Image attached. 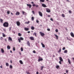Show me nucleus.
Returning <instances> with one entry per match:
<instances>
[{
    "mask_svg": "<svg viewBox=\"0 0 74 74\" xmlns=\"http://www.w3.org/2000/svg\"><path fill=\"white\" fill-rule=\"evenodd\" d=\"M0 21L1 23H3V20L2 19H0Z\"/></svg>",
    "mask_w": 74,
    "mask_h": 74,
    "instance_id": "bb28decb",
    "label": "nucleus"
},
{
    "mask_svg": "<svg viewBox=\"0 0 74 74\" xmlns=\"http://www.w3.org/2000/svg\"><path fill=\"white\" fill-rule=\"evenodd\" d=\"M39 33H40V35L42 37H44V36H45V34L44 33H43L42 32H40Z\"/></svg>",
    "mask_w": 74,
    "mask_h": 74,
    "instance_id": "20e7f679",
    "label": "nucleus"
},
{
    "mask_svg": "<svg viewBox=\"0 0 74 74\" xmlns=\"http://www.w3.org/2000/svg\"><path fill=\"white\" fill-rule=\"evenodd\" d=\"M66 73H68V71H67V70H66Z\"/></svg>",
    "mask_w": 74,
    "mask_h": 74,
    "instance_id": "052dcab7",
    "label": "nucleus"
},
{
    "mask_svg": "<svg viewBox=\"0 0 74 74\" xmlns=\"http://www.w3.org/2000/svg\"><path fill=\"white\" fill-rule=\"evenodd\" d=\"M27 33H30V31H28V32H27Z\"/></svg>",
    "mask_w": 74,
    "mask_h": 74,
    "instance_id": "69168bd1",
    "label": "nucleus"
},
{
    "mask_svg": "<svg viewBox=\"0 0 74 74\" xmlns=\"http://www.w3.org/2000/svg\"><path fill=\"white\" fill-rule=\"evenodd\" d=\"M35 6H36V7H37V8L38 7V5H35Z\"/></svg>",
    "mask_w": 74,
    "mask_h": 74,
    "instance_id": "09e8293b",
    "label": "nucleus"
},
{
    "mask_svg": "<svg viewBox=\"0 0 74 74\" xmlns=\"http://www.w3.org/2000/svg\"><path fill=\"white\" fill-rule=\"evenodd\" d=\"M27 45L29 46V47H30V42H29V41H27Z\"/></svg>",
    "mask_w": 74,
    "mask_h": 74,
    "instance_id": "9b49d317",
    "label": "nucleus"
},
{
    "mask_svg": "<svg viewBox=\"0 0 74 74\" xmlns=\"http://www.w3.org/2000/svg\"><path fill=\"white\" fill-rule=\"evenodd\" d=\"M26 73H27V74H30V73H29V72H27H27H26Z\"/></svg>",
    "mask_w": 74,
    "mask_h": 74,
    "instance_id": "ea45409f",
    "label": "nucleus"
},
{
    "mask_svg": "<svg viewBox=\"0 0 74 74\" xmlns=\"http://www.w3.org/2000/svg\"><path fill=\"white\" fill-rule=\"evenodd\" d=\"M13 50L14 51H15V47H13Z\"/></svg>",
    "mask_w": 74,
    "mask_h": 74,
    "instance_id": "a19ab883",
    "label": "nucleus"
},
{
    "mask_svg": "<svg viewBox=\"0 0 74 74\" xmlns=\"http://www.w3.org/2000/svg\"><path fill=\"white\" fill-rule=\"evenodd\" d=\"M31 3H32V4H34V2H31Z\"/></svg>",
    "mask_w": 74,
    "mask_h": 74,
    "instance_id": "0e129e2a",
    "label": "nucleus"
},
{
    "mask_svg": "<svg viewBox=\"0 0 74 74\" xmlns=\"http://www.w3.org/2000/svg\"><path fill=\"white\" fill-rule=\"evenodd\" d=\"M0 39L1 40H3V38L2 37H1Z\"/></svg>",
    "mask_w": 74,
    "mask_h": 74,
    "instance_id": "c03bdc74",
    "label": "nucleus"
},
{
    "mask_svg": "<svg viewBox=\"0 0 74 74\" xmlns=\"http://www.w3.org/2000/svg\"><path fill=\"white\" fill-rule=\"evenodd\" d=\"M55 31H56V33H57V32H58V29H56Z\"/></svg>",
    "mask_w": 74,
    "mask_h": 74,
    "instance_id": "79ce46f5",
    "label": "nucleus"
},
{
    "mask_svg": "<svg viewBox=\"0 0 74 74\" xmlns=\"http://www.w3.org/2000/svg\"><path fill=\"white\" fill-rule=\"evenodd\" d=\"M39 15L40 16H42V12H38Z\"/></svg>",
    "mask_w": 74,
    "mask_h": 74,
    "instance_id": "1a4fd4ad",
    "label": "nucleus"
},
{
    "mask_svg": "<svg viewBox=\"0 0 74 74\" xmlns=\"http://www.w3.org/2000/svg\"><path fill=\"white\" fill-rule=\"evenodd\" d=\"M16 23L17 24V26H19L21 25V23L19 21H17L16 22Z\"/></svg>",
    "mask_w": 74,
    "mask_h": 74,
    "instance_id": "39448f33",
    "label": "nucleus"
},
{
    "mask_svg": "<svg viewBox=\"0 0 74 74\" xmlns=\"http://www.w3.org/2000/svg\"><path fill=\"white\" fill-rule=\"evenodd\" d=\"M42 6L43 7H44L45 8V7H47V6L45 4L43 3L42 4Z\"/></svg>",
    "mask_w": 74,
    "mask_h": 74,
    "instance_id": "423d86ee",
    "label": "nucleus"
},
{
    "mask_svg": "<svg viewBox=\"0 0 74 74\" xmlns=\"http://www.w3.org/2000/svg\"><path fill=\"white\" fill-rule=\"evenodd\" d=\"M5 41L7 42V39H5Z\"/></svg>",
    "mask_w": 74,
    "mask_h": 74,
    "instance_id": "774afa93",
    "label": "nucleus"
},
{
    "mask_svg": "<svg viewBox=\"0 0 74 74\" xmlns=\"http://www.w3.org/2000/svg\"><path fill=\"white\" fill-rule=\"evenodd\" d=\"M71 36L72 37H74V34L73 32H71L70 33Z\"/></svg>",
    "mask_w": 74,
    "mask_h": 74,
    "instance_id": "f8f14e48",
    "label": "nucleus"
},
{
    "mask_svg": "<svg viewBox=\"0 0 74 74\" xmlns=\"http://www.w3.org/2000/svg\"><path fill=\"white\" fill-rule=\"evenodd\" d=\"M29 38L31 40H32V41H33V40H34V37H29Z\"/></svg>",
    "mask_w": 74,
    "mask_h": 74,
    "instance_id": "6e6552de",
    "label": "nucleus"
},
{
    "mask_svg": "<svg viewBox=\"0 0 74 74\" xmlns=\"http://www.w3.org/2000/svg\"><path fill=\"white\" fill-rule=\"evenodd\" d=\"M0 68H1V69H2V68H3V65H1L0 66Z\"/></svg>",
    "mask_w": 74,
    "mask_h": 74,
    "instance_id": "4d7b16f0",
    "label": "nucleus"
},
{
    "mask_svg": "<svg viewBox=\"0 0 74 74\" xmlns=\"http://www.w3.org/2000/svg\"><path fill=\"white\" fill-rule=\"evenodd\" d=\"M11 15H14V14L12 12H11Z\"/></svg>",
    "mask_w": 74,
    "mask_h": 74,
    "instance_id": "e2e57ef3",
    "label": "nucleus"
},
{
    "mask_svg": "<svg viewBox=\"0 0 74 74\" xmlns=\"http://www.w3.org/2000/svg\"><path fill=\"white\" fill-rule=\"evenodd\" d=\"M11 30V27H10L9 28V31H10V30Z\"/></svg>",
    "mask_w": 74,
    "mask_h": 74,
    "instance_id": "6e6d98bb",
    "label": "nucleus"
},
{
    "mask_svg": "<svg viewBox=\"0 0 74 74\" xmlns=\"http://www.w3.org/2000/svg\"><path fill=\"white\" fill-rule=\"evenodd\" d=\"M23 40V38L22 37H20L18 39L19 42H21V40Z\"/></svg>",
    "mask_w": 74,
    "mask_h": 74,
    "instance_id": "f03ea898",
    "label": "nucleus"
},
{
    "mask_svg": "<svg viewBox=\"0 0 74 74\" xmlns=\"http://www.w3.org/2000/svg\"><path fill=\"white\" fill-rule=\"evenodd\" d=\"M36 22L37 23H39V21L38 20H36Z\"/></svg>",
    "mask_w": 74,
    "mask_h": 74,
    "instance_id": "5fc2aeb1",
    "label": "nucleus"
},
{
    "mask_svg": "<svg viewBox=\"0 0 74 74\" xmlns=\"http://www.w3.org/2000/svg\"><path fill=\"white\" fill-rule=\"evenodd\" d=\"M1 50L2 53H4V50L3 49H1Z\"/></svg>",
    "mask_w": 74,
    "mask_h": 74,
    "instance_id": "6ab92c4d",
    "label": "nucleus"
},
{
    "mask_svg": "<svg viewBox=\"0 0 74 74\" xmlns=\"http://www.w3.org/2000/svg\"><path fill=\"white\" fill-rule=\"evenodd\" d=\"M41 45H42V46L43 48H45V46L44 44H43L42 43H41Z\"/></svg>",
    "mask_w": 74,
    "mask_h": 74,
    "instance_id": "aec40b11",
    "label": "nucleus"
},
{
    "mask_svg": "<svg viewBox=\"0 0 74 74\" xmlns=\"http://www.w3.org/2000/svg\"><path fill=\"white\" fill-rule=\"evenodd\" d=\"M10 69H12V66L11 65H10Z\"/></svg>",
    "mask_w": 74,
    "mask_h": 74,
    "instance_id": "58836bf2",
    "label": "nucleus"
},
{
    "mask_svg": "<svg viewBox=\"0 0 74 74\" xmlns=\"http://www.w3.org/2000/svg\"><path fill=\"white\" fill-rule=\"evenodd\" d=\"M59 67H60V66L59 65H57L56 66V68L57 69H58Z\"/></svg>",
    "mask_w": 74,
    "mask_h": 74,
    "instance_id": "c85d7f7f",
    "label": "nucleus"
},
{
    "mask_svg": "<svg viewBox=\"0 0 74 74\" xmlns=\"http://www.w3.org/2000/svg\"><path fill=\"white\" fill-rule=\"evenodd\" d=\"M22 13L23 15H26V13L24 11H22Z\"/></svg>",
    "mask_w": 74,
    "mask_h": 74,
    "instance_id": "393cba45",
    "label": "nucleus"
},
{
    "mask_svg": "<svg viewBox=\"0 0 74 74\" xmlns=\"http://www.w3.org/2000/svg\"><path fill=\"white\" fill-rule=\"evenodd\" d=\"M59 60H60V61H59V63L60 64H62V62H63V60L62 58V57H60Z\"/></svg>",
    "mask_w": 74,
    "mask_h": 74,
    "instance_id": "7ed1b4c3",
    "label": "nucleus"
},
{
    "mask_svg": "<svg viewBox=\"0 0 74 74\" xmlns=\"http://www.w3.org/2000/svg\"><path fill=\"white\" fill-rule=\"evenodd\" d=\"M21 51H23V47L21 48Z\"/></svg>",
    "mask_w": 74,
    "mask_h": 74,
    "instance_id": "4c0bfd02",
    "label": "nucleus"
},
{
    "mask_svg": "<svg viewBox=\"0 0 74 74\" xmlns=\"http://www.w3.org/2000/svg\"><path fill=\"white\" fill-rule=\"evenodd\" d=\"M18 36H22V35L20 33H18Z\"/></svg>",
    "mask_w": 74,
    "mask_h": 74,
    "instance_id": "f704fd0d",
    "label": "nucleus"
},
{
    "mask_svg": "<svg viewBox=\"0 0 74 74\" xmlns=\"http://www.w3.org/2000/svg\"><path fill=\"white\" fill-rule=\"evenodd\" d=\"M46 11L47 12H51V10H49V9L48 8H47L46 9Z\"/></svg>",
    "mask_w": 74,
    "mask_h": 74,
    "instance_id": "ddd939ff",
    "label": "nucleus"
},
{
    "mask_svg": "<svg viewBox=\"0 0 74 74\" xmlns=\"http://www.w3.org/2000/svg\"><path fill=\"white\" fill-rule=\"evenodd\" d=\"M43 60V59H42V58H39L38 60V62H40V61H42V60Z\"/></svg>",
    "mask_w": 74,
    "mask_h": 74,
    "instance_id": "9d476101",
    "label": "nucleus"
},
{
    "mask_svg": "<svg viewBox=\"0 0 74 74\" xmlns=\"http://www.w3.org/2000/svg\"><path fill=\"white\" fill-rule=\"evenodd\" d=\"M6 65L7 66V67H8V66H9V64L8 63H6Z\"/></svg>",
    "mask_w": 74,
    "mask_h": 74,
    "instance_id": "7c9ffc66",
    "label": "nucleus"
},
{
    "mask_svg": "<svg viewBox=\"0 0 74 74\" xmlns=\"http://www.w3.org/2000/svg\"><path fill=\"white\" fill-rule=\"evenodd\" d=\"M2 34L3 35V37H6V36H5V35L4 34V33H2Z\"/></svg>",
    "mask_w": 74,
    "mask_h": 74,
    "instance_id": "4be33fe9",
    "label": "nucleus"
},
{
    "mask_svg": "<svg viewBox=\"0 0 74 74\" xmlns=\"http://www.w3.org/2000/svg\"><path fill=\"white\" fill-rule=\"evenodd\" d=\"M65 49H66V48H65V47H64L62 48V50H64Z\"/></svg>",
    "mask_w": 74,
    "mask_h": 74,
    "instance_id": "de8ad7c7",
    "label": "nucleus"
},
{
    "mask_svg": "<svg viewBox=\"0 0 74 74\" xmlns=\"http://www.w3.org/2000/svg\"><path fill=\"white\" fill-rule=\"evenodd\" d=\"M47 30L48 31H50V29H49V28H48V29H47Z\"/></svg>",
    "mask_w": 74,
    "mask_h": 74,
    "instance_id": "864d4df0",
    "label": "nucleus"
},
{
    "mask_svg": "<svg viewBox=\"0 0 74 74\" xmlns=\"http://www.w3.org/2000/svg\"><path fill=\"white\" fill-rule=\"evenodd\" d=\"M40 2H42V3H44L45 1L44 0H40Z\"/></svg>",
    "mask_w": 74,
    "mask_h": 74,
    "instance_id": "cd10ccee",
    "label": "nucleus"
},
{
    "mask_svg": "<svg viewBox=\"0 0 74 74\" xmlns=\"http://www.w3.org/2000/svg\"><path fill=\"white\" fill-rule=\"evenodd\" d=\"M53 58H55V55H53Z\"/></svg>",
    "mask_w": 74,
    "mask_h": 74,
    "instance_id": "338daca9",
    "label": "nucleus"
},
{
    "mask_svg": "<svg viewBox=\"0 0 74 74\" xmlns=\"http://www.w3.org/2000/svg\"><path fill=\"white\" fill-rule=\"evenodd\" d=\"M3 26L5 27H8V26H9V24H8V22H5L3 23Z\"/></svg>",
    "mask_w": 74,
    "mask_h": 74,
    "instance_id": "f257e3e1",
    "label": "nucleus"
},
{
    "mask_svg": "<svg viewBox=\"0 0 74 74\" xmlns=\"http://www.w3.org/2000/svg\"><path fill=\"white\" fill-rule=\"evenodd\" d=\"M33 36H35V37H37V33L36 32H34L33 34Z\"/></svg>",
    "mask_w": 74,
    "mask_h": 74,
    "instance_id": "a211bd4d",
    "label": "nucleus"
},
{
    "mask_svg": "<svg viewBox=\"0 0 74 74\" xmlns=\"http://www.w3.org/2000/svg\"><path fill=\"white\" fill-rule=\"evenodd\" d=\"M31 29L32 30H34V27L33 26L31 27Z\"/></svg>",
    "mask_w": 74,
    "mask_h": 74,
    "instance_id": "412c9836",
    "label": "nucleus"
},
{
    "mask_svg": "<svg viewBox=\"0 0 74 74\" xmlns=\"http://www.w3.org/2000/svg\"><path fill=\"white\" fill-rule=\"evenodd\" d=\"M8 40H9V41H12V38L10 37H8Z\"/></svg>",
    "mask_w": 74,
    "mask_h": 74,
    "instance_id": "4468645a",
    "label": "nucleus"
},
{
    "mask_svg": "<svg viewBox=\"0 0 74 74\" xmlns=\"http://www.w3.org/2000/svg\"><path fill=\"white\" fill-rule=\"evenodd\" d=\"M64 53H67V50H65L64 51Z\"/></svg>",
    "mask_w": 74,
    "mask_h": 74,
    "instance_id": "72a5a7b5",
    "label": "nucleus"
},
{
    "mask_svg": "<svg viewBox=\"0 0 74 74\" xmlns=\"http://www.w3.org/2000/svg\"><path fill=\"white\" fill-rule=\"evenodd\" d=\"M7 14H10V12L9 10L7 12Z\"/></svg>",
    "mask_w": 74,
    "mask_h": 74,
    "instance_id": "473e14b6",
    "label": "nucleus"
},
{
    "mask_svg": "<svg viewBox=\"0 0 74 74\" xmlns=\"http://www.w3.org/2000/svg\"><path fill=\"white\" fill-rule=\"evenodd\" d=\"M27 7H29V8H31L32 7V5L30 4H27Z\"/></svg>",
    "mask_w": 74,
    "mask_h": 74,
    "instance_id": "0eeeda50",
    "label": "nucleus"
},
{
    "mask_svg": "<svg viewBox=\"0 0 74 74\" xmlns=\"http://www.w3.org/2000/svg\"><path fill=\"white\" fill-rule=\"evenodd\" d=\"M33 53H36V51H35V50H34L33 51Z\"/></svg>",
    "mask_w": 74,
    "mask_h": 74,
    "instance_id": "49530a36",
    "label": "nucleus"
},
{
    "mask_svg": "<svg viewBox=\"0 0 74 74\" xmlns=\"http://www.w3.org/2000/svg\"><path fill=\"white\" fill-rule=\"evenodd\" d=\"M54 36L56 37V39L57 40H58V36L56 34H54Z\"/></svg>",
    "mask_w": 74,
    "mask_h": 74,
    "instance_id": "b1692460",
    "label": "nucleus"
},
{
    "mask_svg": "<svg viewBox=\"0 0 74 74\" xmlns=\"http://www.w3.org/2000/svg\"><path fill=\"white\" fill-rule=\"evenodd\" d=\"M24 30L25 31H28L29 30V28H27L26 27L24 28Z\"/></svg>",
    "mask_w": 74,
    "mask_h": 74,
    "instance_id": "2eb2a0df",
    "label": "nucleus"
},
{
    "mask_svg": "<svg viewBox=\"0 0 74 74\" xmlns=\"http://www.w3.org/2000/svg\"><path fill=\"white\" fill-rule=\"evenodd\" d=\"M41 68L40 70H43V69H44V66H41Z\"/></svg>",
    "mask_w": 74,
    "mask_h": 74,
    "instance_id": "c756f323",
    "label": "nucleus"
},
{
    "mask_svg": "<svg viewBox=\"0 0 74 74\" xmlns=\"http://www.w3.org/2000/svg\"><path fill=\"white\" fill-rule=\"evenodd\" d=\"M39 74L38 72V71H37L36 73V74Z\"/></svg>",
    "mask_w": 74,
    "mask_h": 74,
    "instance_id": "13d9d810",
    "label": "nucleus"
},
{
    "mask_svg": "<svg viewBox=\"0 0 74 74\" xmlns=\"http://www.w3.org/2000/svg\"><path fill=\"white\" fill-rule=\"evenodd\" d=\"M32 6L33 7H34V6H36V4H33L32 5Z\"/></svg>",
    "mask_w": 74,
    "mask_h": 74,
    "instance_id": "a18cd8bd",
    "label": "nucleus"
},
{
    "mask_svg": "<svg viewBox=\"0 0 74 74\" xmlns=\"http://www.w3.org/2000/svg\"><path fill=\"white\" fill-rule=\"evenodd\" d=\"M62 16L63 17V18H64V17H65V16H64V14H62Z\"/></svg>",
    "mask_w": 74,
    "mask_h": 74,
    "instance_id": "c9c22d12",
    "label": "nucleus"
},
{
    "mask_svg": "<svg viewBox=\"0 0 74 74\" xmlns=\"http://www.w3.org/2000/svg\"><path fill=\"white\" fill-rule=\"evenodd\" d=\"M51 21H53V20L52 18H50Z\"/></svg>",
    "mask_w": 74,
    "mask_h": 74,
    "instance_id": "3c124183",
    "label": "nucleus"
},
{
    "mask_svg": "<svg viewBox=\"0 0 74 74\" xmlns=\"http://www.w3.org/2000/svg\"><path fill=\"white\" fill-rule=\"evenodd\" d=\"M61 49L60 48L59 51H58V53H59V52H61Z\"/></svg>",
    "mask_w": 74,
    "mask_h": 74,
    "instance_id": "37998d69",
    "label": "nucleus"
},
{
    "mask_svg": "<svg viewBox=\"0 0 74 74\" xmlns=\"http://www.w3.org/2000/svg\"><path fill=\"white\" fill-rule=\"evenodd\" d=\"M32 13H33V14H35V13H34V11H32Z\"/></svg>",
    "mask_w": 74,
    "mask_h": 74,
    "instance_id": "603ef678",
    "label": "nucleus"
},
{
    "mask_svg": "<svg viewBox=\"0 0 74 74\" xmlns=\"http://www.w3.org/2000/svg\"><path fill=\"white\" fill-rule=\"evenodd\" d=\"M68 63H69V64H71L70 60V59H68Z\"/></svg>",
    "mask_w": 74,
    "mask_h": 74,
    "instance_id": "a878e982",
    "label": "nucleus"
},
{
    "mask_svg": "<svg viewBox=\"0 0 74 74\" xmlns=\"http://www.w3.org/2000/svg\"><path fill=\"white\" fill-rule=\"evenodd\" d=\"M19 14H20V13L18 11L16 13V15H19Z\"/></svg>",
    "mask_w": 74,
    "mask_h": 74,
    "instance_id": "dca6fc26",
    "label": "nucleus"
},
{
    "mask_svg": "<svg viewBox=\"0 0 74 74\" xmlns=\"http://www.w3.org/2000/svg\"><path fill=\"white\" fill-rule=\"evenodd\" d=\"M30 23V21H28L27 22H26L25 23H26V24H29Z\"/></svg>",
    "mask_w": 74,
    "mask_h": 74,
    "instance_id": "2f4dec72",
    "label": "nucleus"
},
{
    "mask_svg": "<svg viewBox=\"0 0 74 74\" xmlns=\"http://www.w3.org/2000/svg\"><path fill=\"white\" fill-rule=\"evenodd\" d=\"M47 16L48 17H50V16H51L50 15H48Z\"/></svg>",
    "mask_w": 74,
    "mask_h": 74,
    "instance_id": "bf43d9fd",
    "label": "nucleus"
},
{
    "mask_svg": "<svg viewBox=\"0 0 74 74\" xmlns=\"http://www.w3.org/2000/svg\"><path fill=\"white\" fill-rule=\"evenodd\" d=\"M19 62L20 64H23V62L22 60H20L19 61Z\"/></svg>",
    "mask_w": 74,
    "mask_h": 74,
    "instance_id": "5701e85b",
    "label": "nucleus"
},
{
    "mask_svg": "<svg viewBox=\"0 0 74 74\" xmlns=\"http://www.w3.org/2000/svg\"><path fill=\"white\" fill-rule=\"evenodd\" d=\"M7 48L8 49H10V48H11V47L9 45H8L7 47Z\"/></svg>",
    "mask_w": 74,
    "mask_h": 74,
    "instance_id": "f3484780",
    "label": "nucleus"
},
{
    "mask_svg": "<svg viewBox=\"0 0 74 74\" xmlns=\"http://www.w3.org/2000/svg\"><path fill=\"white\" fill-rule=\"evenodd\" d=\"M66 1H68V2H70V1L69 0H66Z\"/></svg>",
    "mask_w": 74,
    "mask_h": 74,
    "instance_id": "680f3d73",
    "label": "nucleus"
},
{
    "mask_svg": "<svg viewBox=\"0 0 74 74\" xmlns=\"http://www.w3.org/2000/svg\"><path fill=\"white\" fill-rule=\"evenodd\" d=\"M69 13H71V12H71V10H69Z\"/></svg>",
    "mask_w": 74,
    "mask_h": 74,
    "instance_id": "8fccbe9b",
    "label": "nucleus"
},
{
    "mask_svg": "<svg viewBox=\"0 0 74 74\" xmlns=\"http://www.w3.org/2000/svg\"><path fill=\"white\" fill-rule=\"evenodd\" d=\"M32 21H34V17H32L31 18Z\"/></svg>",
    "mask_w": 74,
    "mask_h": 74,
    "instance_id": "e433bc0d",
    "label": "nucleus"
}]
</instances>
